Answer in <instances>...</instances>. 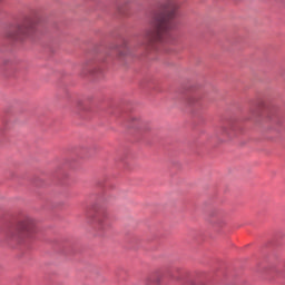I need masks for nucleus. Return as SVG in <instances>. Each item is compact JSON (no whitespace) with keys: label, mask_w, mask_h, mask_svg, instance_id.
I'll return each instance as SVG.
<instances>
[{"label":"nucleus","mask_w":285,"mask_h":285,"mask_svg":"<svg viewBox=\"0 0 285 285\" xmlns=\"http://www.w3.org/2000/svg\"><path fill=\"white\" fill-rule=\"evenodd\" d=\"M178 6H169L154 10L150 13L149 28L145 29L142 42L140 43L146 52L157 49V43H164V35L175 28V17H177Z\"/></svg>","instance_id":"1"},{"label":"nucleus","mask_w":285,"mask_h":285,"mask_svg":"<svg viewBox=\"0 0 285 285\" xmlns=\"http://www.w3.org/2000/svg\"><path fill=\"white\" fill-rule=\"evenodd\" d=\"M32 32H35V20H26L21 24H18L17 28L9 29L6 32V37L12 41H23V39L30 37Z\"/></svg>","instance_id":"2"},{"label":"nucleus","mask_w":285,"mask_h":285,"mask_svg":"<svg viewBox=\"0 0 285 285\" xmlns=\"http://www.w3.org/2000/svg\"><path fill=\"white\" fill-rule=\"evenodd\" d=\"M32 233H35V220L26 218L18 224L16 237H30Z\"/></svg>","instance_id":"3"},{"label":"nucleus","mask_w":285,"mask_h":285,"mask_svg":"<svg viewBox=\"0 0 285 285\" xmlns=\"http://www.w3.org/2000/svg\"><path fill=\"white\" fill-rule=\"evenodd\" d=\"M95 59L94 58H87L81 62V70H95Z\"/></svg>","instance_id":"4"},{"label":"nucleus","mask_w":285,"mask_h":285,"mask_svg":"<svg viewBox=\"0 0 285 285\" xmlns=\"http://www.w3.org/2000/svg\"><path fill=\"white\" fill-rule=\"evenodd\" d=\"M128 57H131L130 50L129 49H124L118 51V59H128Z\"/></svg>","instance_id":"5"},{"label":"nucleus","mask_w":285,"mask_h":285,"mask_svg":"<svg viewBox=\"0 0 285 285\" xmlns=\"http://www.w3.org/2000/svg\"><path fill=\"white\" fill-rule=\"evenodd\" d=\"M8 237L11 239V237H16V236H12V233H9Z\"/></svg>","instance_id":"6"}]
</instances>
